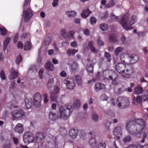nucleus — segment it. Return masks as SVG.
Instances as JSON below:
<instances>
[{
    "label": "nucleus",
    "instance_id": "f257e3e1",
    "mask_svg": "<svg viewBox=\"0 0 148 148\" xmlns=\"http://www.w3.org/2000/svg\"><path fill=\"white\" fill-rule=\"evenodd\" d=\"M145 127V124L142 119L127 122L126 125L127 131L131 134L136 135L140 134Z\"/></svg>",
    "mask_w": 148,
    "mask_h": 148
},
{
    "label": "nucleus",
    "instance_id": "f03ea898",
    "mask_svg": "<svg viewBox=\"0 0 148 148\" xmlns=\"http://www.w3.org/2000/svg\"><path fill=\"white\" fill-rule=\"evenodd\" d=\"M129 14H125L121 19L119 23L121 25L123 28L127 30H130L133 29V28L129 26H131L134 24L135 22V20L136 18V16L133 15L131 18V19L128 24V23L129 19Z\"/></svg>",
    "mask_w": 148,
    "mask_h": 148
},
{
    "label": "nucleus",
    "instance_id": "7ed1b4c3",
    "mask_svg": "<svg viewBox=\"0 0 148 148\" xmlns=\"http://www.w3.org/2000/svg\"><path fill=\"white\" fill-rule=\"evenodd\" d=\"M73 107L71 104H69L67 107H63L61 106L59 108V111L60 113V118L62 117L64 119H66L73 111Z\"/></svg>",
    "mask_w": 148,
    "mask_h": 148
},
{
    "label": "nucleus",
    "instance_id": "20e7f679",
    "mask_svg": "<svg viewBox=\"0 0 148 148\" xmlns=\"http://www.w3.org/2000/svg\"><path fill=\"white\" fill-rule=\"evenodd\" d=\"M30 0H25L24 5V8L23 14L25 22H28L33 15L31 9L29 8V6H28V5L30 3Z\"/></svg>",
    "mask_w": 148,
    "mask_h": 148
},
{
    "label": "nucleus",
    "instance_id": "39448f33",
    "mask_svg": "<svg viewBox=\"0 0 148 148\" xmlns=\"http://www.w3.org/2000/svg\"><path fill=\"white\" fill-rule=\"evenodd\" d=\"M119 103L117 106L120 109H125L127 108L130 105L129 101L125 97H119L117 99Z\"/></svg>",
    "mask_w": 148,
    "mask_h": 148
},
{
    "label": "nucleus",
    "instance_id": "423d86ee",
    "mask_svg": "<svg viewBox=\"0 0 148 148\" xmlns=\"http://www.w3.org/2000/svg\"><path fill=\"white\" fill-rule=\"evenodd\" d=\"M12 120H15L16 119L21 118L24 116L25 113L22 109H20L18 110H14L12 112Z\"/></svg>",
    "mask_w": 148,
    "mask_h": 148
},
{
    "label": "nucleus",
    "instance_id": "0eeeda50",
    "mask_svg": "<svg viewBox=\"0 0 148 148\" xmlns=\"http://www.w3.org/2000/svg\"><path fill=\"white\" fill-rule=\"evenodd\" d=\"M23 140L25 143L33 142L34 140L33 134L30 132L26 133L23 136Z\"/></svg>",
    "mask_w": 148,
    "mask_h": 148
},
{
    "label": "nucleus",
    "instance_id": "6e6552de",
    "mask_svg": "<svg viewBox=\"0 0 148 148\" xmlns=\"http://www.w3.org/2000/svg\"><path fill=\"white\" fill-rule=\"evenodd\" d=\"M60 88L57 86L54 87V91L51 94L50 98L51 101H55L58 97Z\"/></svg>",
    "mask_w": 148,
    "mask_h": 148
},
{
    "label": "nucleus",
    "instance_id": "1a4fd4ad",
    "mask_svg": "<svg viewBox=\"0 0 148 148\" xmlns=\"http://www.w3.org/2000/svg\"><path fill=\"white\" fill-rule=\"evenodd\" d=\"M126 67L125 65L122 63H119L115 66L116 71L121 74L124 73L125 72L124 70Z\"/></svg>",
    "mask_w": 148,
    "mask_h": 148
},
{
    "label": "nucleus",
    "instance_id": "9d476101",
    "mask_svg": "<svg viewBox=\"0 0 148 148\" xmlns=\"http://www.w3.org/2000/svg\"><path fill=\"white\" fill-rule=\"evenodd\" d=\"M64 83L66 84L67 87L70 90L73 89L75 86V84L73 80L70 79V80H64Z\"/></svg>",
    "mask_w": 148,
    "mask_h": 148
},
{
    "label": "nucleus",
    "instance_id": "9b49d317",
    "mask_svg": "<svg viewBox=\"0 0 148 148\" xmlns=\"http://www.w3.org/2000/svg\"><path fill=\"white\" fill-rule=\"evenodd\" d=\"M126 73L124 75H122L123 77L127 78H129L130 77V75L134 73L133 69L131 66H128L126 70Z\"/></svg>",
    "mask_w": 148,
    "mask_h": 148
},
{
    "label": "nucleus",
    "instance_id": "f8f14e48",
    "mask_svg": "<svg viewBox=\"0 0 148 148\" xmlns=\"http://www.w3.org/2000/svg\"><path fill=\"white\" fill-rule=\"evenodd\" d=\"M44 138V136L43 133L41 132H38L36 133V136L34 138V140L36 143H39Z\"/></svg>",
    "mask_w": 148,
    "mask_h": 148
},
{
    "label": "nucleus",
    "instance_id": "ddd939ff",
    "mask_svg": "<svg viewBox=\"0 0 148 148\" xmlns=\"http://www.w3.org/2000/svg\"><path fill=\"white\" fill-rule=\"evenodd\" d=\"M10 79H12L16 78L18 75V71L16 70H15L14 68H11L10 71Z\"/></svg>",
    "mask_w": 148,
    "mask_h": 148
},
{
    "label": "nucleus",
    "instance_id": "4468645a",
    "mask_svg": "<svg viewBox=\"0 0 148 148\" xmlns=\"http://www.w3.org/2000/svg\"><path fill=\"white\" fill-rule=\"evenodd\" d=\"M122 129L119 126L117 127L114 130V136H117V137H119V136L122 135Z\"/></svg>",
    "mask_w": 148,
    "mask_h": 148
},
{
    "label": "nucleus",
    "instance_id": "2eb2a0df",
    "mask_svg": "<svg viewBox=\"0 0 148 148\" xmlns=\"http://www.w3.org/2000/svg\"><path fill=\"white\" fill-rule=\"evenodd\" d=\"M78 131L77 129L73 128L70 130L69 132V135L72 138H75L77 136Z\"/></svg>",
    "mask_w": 148,
    "mask_h": 148
},
{
    "label": "nucleus",
    "instance_id": "dca6fc26",
    "mask_svg": "<svg viewBox=\"0 0 148 148\" xmlns=\"http://www.w3.org/2000/svg\"><path fill=\"white\" fill-rule=\"evenodd\" d=\"M25 102L26 106L28 109L31 108L32 106V99L30 97H25Z\"/></svg>",
    "mask_w": 148,
    "mask_h": 148
},
{
    "label": "nucleus",
    "instance_id": "f3484780",
    "mask_svg": "<svg viewBox=\"0 0 148 148\" xmlns=\"http://www.w3.org/2000/svg\"><path fill=\"white\" fill-rule=\"evenodd\" d=\"M23 130L24 129L23 125L19 123H18L14 128L15 131L19 134L22 133Z\"/></svg>",
    "mask_w": 148,
    "mask_h": 148
},
{
    "label": "nucleus",
    "instance_id": "a211bd4d",
    "mask_svg": "<svg viewBox=\"0 0 148 148\" xmlns=\"http://www.w3.org/2000/svg\"><path fill=\"white\" fill-rule=\"evenodd\" d=\"M45 67L48 71H53L54 69V66L49 61L47 62L45 65Z\"/></svg>",
    "mask_w": 148,
    "mask_h": 148
},
{
    "label": "nucleus",
    "instance_id": "6ab92c4d",
    "mask_svg": "<svg viewBox=\"0 0 148 148\" xmlns=\"http://www.w3.org/2000/svg\"><path fill=\"white\" fill-rule=\"evenodd\" d=\"M143 88L140 86H137L134 89V93L136 95H138L141 94L143 93Z\"/></svg>",
    "mask_w": 148,
    "mask_h": 148
},
{
    "label": "nucleus",
    "instance_id": "aec40b11",
    "mask_svg": "<svg viewBox=\"0 0 148 148\" xmlns=\"http://www.w3.org/2000/svg\"><path fill=\"white\" fill-rule=\"evenodd\" d=\"M88 47L90 49L91 51L94 53H97L98 52L99 50L95 49V48L93 46V42L90 41L88 43Z\"/></svg>",
    "mask_w": 148,
    "mask_h": 148
},
{
    "label": "nucleus",
    "instance_id": "412c9836",
    "mask_svg": "<svg viewBox=\"0 0 148 148\" xmlns=\"http://www.w3.org/2000/svg\"><path fill=\"white\" fill-rule=\"evenodd\" d=\"M104 88L105 86L103 84L97 82L95 84L94 88L95 91H97Z\"/></svg>",
    "mask_w": 148,
    "mask_h": 148
},
{
    "label": "nucleus",
    "instance_id": "4be33fe9",
    "mask_svg": "<svg viewBox=\"0 0 148 148\" xmlns=\"http://www.w3.org/2000/svg\"><path fill=\"white\" fill-rule=\"evenodd\" d=\"M95 64V63L94 62L87 64L86 65V70L88 73H93L94 65Z\"/></svg>",
    "mask_w": 148,
    "mask_h": 148
},
{
    "label": "nucleus",
    "instance_id": "5701e85b",
    "mask_svg": "<svg viewBox=\"0 0 148 148\" xmlns=\"http://www.w3.org/2000/svg\"><path fill=\"white\" fill-rule=\"evenodd\" d=\"M49 119L53 121H55L58 119H61L60 118V116H58L55 113L52 112V111H50L49 114Z\"/></svg>",
    "mask_w": 148,
    "mask_h": 148
},
{
    "label": "nucleus",
    "instance_id": "b1692460",
    "mask_svg": "<svg viewBox=\"0 0 148 148\" xmlns=\"http://www.w3.org/2000/svg\"><path fill=\"white\" fill-rule=\"evenodd\" d=\"M91 13V11H90L88 9L83 11V12L81 14V15L82 17L84 18H86Z\"/></svg>",
    "mask_w": 148,
    "mask_h": 148
},
{
    "label": "nucleus",
    "instance_id": "393cba45",
    "mask_svg": "<svg viewBox=\"0 0 148 148\" xmlns=\"http://www.w3.org/2000/svg\"><path fill=\"white\" fill-rule=\"evenodd\" d=\"M78 51L77 50L69 49L67 50L66 53L69 56H74Z\"/></svg>",
    "mask_w": 148,
    "mask_h": 148
},
{
    "label": "nucleus",
    "instance_id": "a878e982",
    "mask_svg": "<svg viewBox=\"0 0 148 148\" xmlns=\"http://www.w3.org/2000/svg\"><path fill=\"white\" fill-rule=\"evenodd\" d=\"M142 97L140 96H138L136 98L134 97L133 99V102L135 105L137 103H140L142 102Z\"/></svg>",
    "mask_w": 148,
    "mask_h": 148
},
{
    "label": "nucleus",
    "instance_id": "bb28decb",
    "mask_svg": "<svg viewBox=\"0 0 148 148\" xmlns=\"http://www.w3.org/2000/svg\"><path fill=\"white\" fill-rule=\"evenodd\" d=\"M148 148V145H146L144 146L139 145H129L127 148Z\"/></svg>",
    "mask_w": 148,
    "mask_h": 148
},
{
    "label": "nucleus",
    "instance_id": "cd10ccee",
    "mask_svg": "<svg viewBox=\"0 0 148 148\" xmlns=\"http://www.w3.org/2000/svg\"><path fill=\"white\" fill-rule=\"evenodd\" d=\"M54 84V81L53 78H50L47 82V85L48 88H51Z\"/></svg>",
    "mask_w": 148,
    "mask_h": 148
},
{
    "label": "nucleus",
    "instance_id": "c85d7f7f",
    "mask_svg": "<svg viewBox=\"0 0 148 148\" xmlns=\"http://www.w3.org/2000/svg\"><path fill=\"white\" fill-rule=\"evenodd\" d=\"M65 14L68 16L70 18H73L76 16V12L74 11H67L65 12Z\"/></svg>",
    "mask_w": 148,
    "mask_h": 148
},
{
    "label": "nucleus",
    "instance_id": "c756f323",
    "mask_svg": "<svg viewBox=\"0 0 148 148\" xmlns=\"http://www.w3.org/2000/svg\"><path fill=\"white\" fill-rule=\"evenodd\" d=\"M116 4L114 0H111L109 1L105 5L106 8H109L114 6Z\"/></svg>",
    "mask_w": 148,
    "mask_h": 148
},
{
    "label": "nucleus",
    "instance_id": "7c9ffc66",
    "mask_svg": "<svg viewBox=\"0 0 148 148\" xmlns=\"http://www.w3.org/2000/svg\"><path fill=\"white\" fill-rule=\"evenodd\" d=\"M132 138L130 135L125 136L123 139V141L124 143H129L132 140Z\"/></svg>",
    "mask_w": 148,
    "mask_h": 148
},
{
    "label": "nucleus",
    "instance_id": "2f4dec72",
    "mask_svg": "<svg viewBox=\"0 0 148 148\" xmlns=\"http://www.w3.org/2000/svg\"><path fill=\"white\" fill-rule=\"evenodd\" d=\"M10 38L8 37L3 42V49L4 51H5L6 49V47L10 41Z\"/></svg>",
    "mask_w": 148,
    "mask_h": 148
},
{
    "label": "nucleus",
    "instance_id": "473e14b6",
    "mask_svg": "<svg viewBox=\"0 0 148 148\" xmlns=\"http://www.w3.org/2000/svg\"><path fill=\"white\" fill-rule=\"evenodd\" d=\"M79 64L76 62L74 61L71 67V69L73 71L75 72L79 68Z\"/></svg>",
    "mask_w": 148,
    "mask_h": 148
},
{
    "label": "nucleus",
    "instance_id": "72a5a7b5",
    "mask_svg": "<svg viewBox=\"0 0 148 148\" xmlns=\"http://www.w3.org/2000/svg\"><path fill=\"white\" fill-rule=\"evenodd\" d=\"M109 40L110 42H115L118 41L117 38L114 34H111L109 37Z\"/></svg>",
    "mask_w": 148,
    "mask_h": 148
},
{
    "label": "nucleus",
    "instance_id": "f704fd0d",
    "mask_svg": "<svg viewBox=\"0 0 148 148\" xmlns=\"http://www.w3.org/2000/svg\"><path fill=\"white\" fill-rule=\"evenodd\" d=\"M33 100H42L41 96L39 92H36L34 95L33 97Z\"/></svg>",
    "mask_w": 148,
    "mask_h": 148
},
{
    "label": "nucleus",
    "instance_id": "c9c22d12",
    "mask_svg": "<svg viewBox=\"0 0 148 148\" xmlns=\"http://www.w3.org/2000/svg\"><path fill=\"white\" fill-rule=\"evenodd\" d=\"M123 50V48L121 47H118L116 48L114 51V53L116 56H118L119 53L122 51Z\"/></svg>",
    "mask_w": 148,
    "mask_h": 148
},
{
    "label": "nucleus",
    "instance_id": "e433bc0d",
    "mask_svg": "<svg viewBox=\"0 0 148 148\" xmlns=\"http://www.w3.org/2000/svg\"><path fill=\"white\" fill-rule=\"evenodd\" d=\"M75 81L77 84L79 85H81L82 81L80 76L77 75L75 76Z\"/></svg>",
    "mask_w": 148,
    "mask_h": 148
},
{
    "label": "nucleus",
    "instance_id": "4c0bfd02",
    "mask_svg": "<svg viewBox=\"0 0 148 148\" xmlns=\"http://www.w3.org/2000/svg\"><path fill=\"white\" fill-rule=\"evenodd\" d=\"M42 100H33L34 105L36 107H39L41 105Z\"/></svg>",
    "mask_w": 148,
    "mask_h": 148
},
{
    "label": "nucleus",
    "instance_id": "58836bf2",
    "mask_svg": "<svg viewBox=\"0 0 148 148\" xmlns=\"http://www.w3.org/2000/svg\"><path fill=\"white\" fill-rule=\"evenodd\" d=\"M100 29L103 31H106L108 28V25L106 23H102L99 26Z\"/></svg>",
    "mask_w": 148,
    "mask_h": 148
},
{
    "label": "nucleus",
    "instance_id": "ea45409f",
    "mask_svg": "<svg viewBox=\"0 0 148 148\" xmlns=\"http://www.w3.org/2000/svg\"><path fill=\"white\" fill-rule=\"evenodd\" d=\"M30 36V34L27 33H24L21 36L22 40H27L29 38Z\"/></svg>",
    "mask_w": 148,
    "mask_h": 148
},
{
    "label": "nucleus",
    "instance_id": "a19ab883",
    "mask_svg": "<svg viewBox=\"0 0 148 148\" xmlns=\"http://www.w3.org/2000/svg\"><path fill=\"white\" fill-rule=\"evenodd\" d=\"M131 60L132 61L136 63L137 62L139 58L137 55L135 54H132L131 56Z\"/></svg>",
    "mask_w": 148,
    "mask_h": 148
},
{
    "label": "nucleus",
    "instance_id": "79ce46f5",
    "mask_svg": "<svg viewBox=\"0 0 148 148\" xmlns=\"http://www.w3.org/2000/svg\"><path fill=\"white\" fill-rule=\"evenodd\" d=\"M31 47V46L30 43L28 41H27L24 45V49L25 50L27 51L29 50Z\"/></svg>",
    "mask_w": 148,
    "mask_h": 148
},
{
    "label": "nucleus",
    "instance_id": "37998d69",
    "mask_svg": "<svg viewBox=\"0 0 148 148\" xmlns=\"http://www.w3.org/2000/svg\"><path fill=\"white\" fill-rule=\"evenodd\" d=\"M110 17L112 20L114 22H117L119 21V17L115 15L113 13H112L110 14Z\"/></svg>",
    "mask_w": 148,
    "mask_h": 148
},
{
    "label": "nucleus",
    "instance_id": "c03bdc74",
    "mask_svg": "<svg viewBox=\"0 0 148 148\" xmlns=\"http://www.w3.org/2000/svg\"><path fill=\"white\" fill-rule=\"evenodd\" d=\"M95 138V137L94 138L92 137L89 140V142L90 143V145L91 147L94 146V145L95 144L96 142V140Z\"/></svg>",
    "mask_w": 148,
    "mask_h": 148
},
{
    "label": "nucleus",
    "instance_id": "a18cd8bd",
    "mask_svg": "<svg viewBox=\"0 0 148 148\" xmlns=\"http://www.w3.org/2000/svg\"><path fill=\"white\" fill-rule=\"evenodd\" d=\"M51 41V39L50 37H47L45 39L44 44L45 45H49Z\"/></svg>",
    "mask_w": 148,
    "mask_h": 148
},
{
    "label": "nucleus",
    "instance_id": "49530a36",
    "mask_svg": "<svg viewBox=\"0 0 148 148\" xmlns=\"http://www.w3.org/2000/svg\"><path fill=\"white\" fill-rule=\"evenodd\" d=\"M0 32L2 35L5 36L7 33V30L4 27L2 26V27H0Z\"/></svg>",
    "mask_w": 148,
    "mask_h": 148
},
{
    "label": "nucleus",
    "instance_id": "de8ad7c7",
    "mask_svg": "<svg viewBox=\"0 0 148 148\" xmlns=\"http://www.w3.org/2000/svg\"><path fill=\"white\" fill-rule=\"evenodd\" d=\"M104 56L106 58L107 61L109 62L111 60V55L108 52L105 51L104 53Z\"/></svg>",
    "mask_w": 148,
    "mask_h": 148
},
{
    "label": "nucleus",
    "instance_id": "09e8293b",
    "mask_svg": "<svg viewBox=\"0 0 148 148\" xmlns=\"http://www.w3.org/2000/svg\"><path fill=\"white\" fill-rule=\"evenodd\" d=\"M22 56L21 55H19L16 57L15 60L16 63L18 64L20 62L22 61Z\"/></svg>",
    "mask_w": 148,
    "mask_h": 148
},
{
    "label": "nucleus",
    "instance_id": "8fccbe9b",
    "mask_svg": "<svg viewBox=\"0 0 148 148\" xmlns=\"http://www.w3.org/2000/svg\"><path fill=\"white\" fill-rule=\"evenodd\" d=\"M80 105V102L79 100L76 99L74 102V105L73 106V107L76 108L79 107Z\"/></svg>",
    "mask_w": 148,
    "mask_h": 148
},
{
    "label": "nucleus",
    "instance_id": "3c124183",
    "mask_svg": "<svg viewBox=\"0 0 148 148\" xmlns=\"http://www.w3.org/2000/svg\"><path fill=\"white\" fill-rule=\"evenodd\" d=\"M61 34L62 36L64 38H69V36L68 35V33L65 29H63L61 31Z\"/></svg>",
    "mask_w": 148,
    "mask_h": 148
},
{
    "label": "nucleus",
    "instance_id": "603ef678",
    "mask_svg": "<svg viewBox=\"0 0 148 148\" xmlns=\"http://www.w3.org/2000/svg\"><path fill=\"white\" fill-rule=\"evenodd\" d=\"M96 22L97 19L94 16L91 17L90 19V22L91 25L95 24Z\"/></svg>",
    "mask_w": 148,
    "mask_h": 148
},
{
    "label": "nucleus",
    "instance_id": "864d4df0",
    "mask_svg": "<svg viewBox=\"0 0 148 148\" xmlns=\"http://www.w3.org/2000/svg\"><path fill=\"white\" fill-rule=\"evenodd\" d=\"M86 135L85 133L84 130H81L79 132V136L80 138L84 140Z\"/></svg>",
    "mask_w": 148,
    "mask_h": 148
},
{
    "label": "nucleus",
    "instance_id": "5fc2aeb1",
    "mask_svg": "<svg viewBox=\"0 0 148 148\" xmlns=\"http://www.w3.org/2000/svg\"><path fill=\"white\" fill-rule=\"evenodd\" d=\"M106 144L105 143L100 142L98 145V148H106Z\"/></svg>",
    "mask_w": 148,
    "mask_h": 148
},
{
    "label": "nucleus",
    "instance_id": "6e6d98bb",
    "mask_svg": "<svg viewBox=\"0 0 148 148\" xmlns=\"http://www.w3.org/2000/svg\"><path fill=\"white\" fill-rule=\"evenodd\" d=\"M0 76L1 79H6V77L4 71L3 70H1L0 73Z\"/></svg>",
    "mask_w": 148,
    "mask_h": 148
},
{
    "label": "nucleus",
    "instance_id": "4d7b16f0",
    "mask_svg": "<svg viewBox=\"0 0 148 148\" xmlns=\"http://www.w3.org/2000/svg\"><path fill=\"white\" fill-rule=\"evenodd\" d=\"M42 95L44 97V102L45 103H47L49 100L47 99L48 96L47 95V94L46 93H44Z\"/></svg>",
    "mask_w": 148,
    "mask_h": 148
},
{
    "label": "nucleus",
    "instance_id": "13d9d810",
    "mask_svg": "<svg viewBox=\"0 0 148 148\" xmlns=\"http://www.w3.org/2000/svg\"><path fill=\"white\" fill-rule=\"evenodd\" d=\"M100 73L99 72H98L96 75V77L92 79V80L94 82L96 81L97 79H99L100 76Z\"/></svg>",
    "mask_w": 148,
    "mask_h": 148
},
{
    "label": "nucleus",
    "instance_id": "bf43d9fd",
    "mask_svg": "<svg viewBox=\"0 0 148 148\" xmlns=\"http://www.w3.org/2000/svg\"><path fill=\"white\" fill-rule=\"evenodd\" d=\"M23 44L21 41H19L18 42L17 47L18 49H22L23 48Z\"/></svg>",
    "mask_w": 148,
    "mask_h": 148
},
{
    "label": "nucleus",
    "instance_id": "052dcab7",
    "mask_svg": "<svg viewBox=\"0 0 148 148\" xmlns=\"http://www.w3.org/2000/svg\"><path fill=\"white\" fill-rule=\"evenodd\" d=\"M44 71V69H41L39 71V73L40 77L41 79L43 78L42 74Z\"/></svg>",
    "mask_w": 148,
    "mask_h": 148
},
{
    "label": "nucleus",
    "instance_id": "680f3d73",
    "mask_svg": "<svg viewBox=\"0 0 148 148\" xmlns=\"http://www.w3.org/2000/svg\"><path fill=\"white\" fill-rule=\"evenodd\" d=\"M92 118L93 120L96 122L98 121V116L97 114H93L92 116Z\"/></svg>",
    "mask_w": 148,
    "mask_h": 148
},
{
    "label": "nucleus",
    "instance_id": "e2e57ef3",
    "mask_svg": "<svg viewBox=\"0 0 148 148\" xmlns=\"http://www.w3.org/2000/svg\"><path fill=\"white\" fill-rule=\"evenodd\" d=\"M101 98L103 100H106L108 99V97L105 94H103L101 96Z\"/></svg>",
    "mask_w": 148,
    "mask_h": 148
},
{
    "label": "nucleus",
    "instance_id": "0e129e2a",
    "mask_svg": "<svg viewBox=\"0 0 148 148\" xmlns=\"http://www.w3.org/2000/svg\"><path fill=\"white\" fill-rule=\"evenodd\" d=\"M111 124V123L108 120H107L106 121L105 123V126L108 129L110 127Z\"/></svg>",
    "mask_w": 148,
    "mask_h": 148
},
{
    "label": "nucleus",
    "instance_id": "69168bd1",
    "mask_svg": "<svg viewBox=\"0 0 148 148\" xmlns=\"http://www.w3.org/2000/svg\"><path fill=\"white\" fill-rule=\"evenodd\" d=\"M83 32L84 34L87 36L89 35L90 32L88 29H85L83 30Z\"/></svg>",
    "mask_w": 148,
    "mask_h": 148
},
{
    "label": "nucleus",
    "instance_id": "338daca9",
    "mask_svg": "<svg viewBox=\"0 0 148 148\" xmlns=\"http://www.w3.org/2000/svg\"><path fill=\"white\" fill-rule=\"evenodd\" d=\"M18 38V33H16L14 36V38L13 39L14 42V43H16L17 41Z\"/></svg>",
    "mask_w": 148,
    "mask_h": 148
},
{
    "label": "nucleus",
    "instance_id": "774afa93",
    "mask_svg": "<svg viewBox=\"0 0 148 148\" xmlns=\"http://www.w3.org/2000/svg\"><path fill=\"white\" fill-rule=\"evenodd\" d=\"M70 45L72 47H75L77 46V44L76 41H74L71 43Z\"/></svg>",
    "mask_w": 148,
    "mask_h": 148
}]
</instances>
